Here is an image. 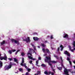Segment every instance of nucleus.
Listing matches in <instances>:
<instances>
[{
  "label": "nucleus",
  "instance_id": "53",
  "mask_svg": "<svg viewBox=\"0 0 75 75\" xmlns=\"http://www.w3.org/2000/svg\"><path fill=\"white\" fill-rule=\"evenodd\" d=\"M51 72H49L48 73V74L50 75V74H51Z\"/></svg>",
  "mask_w": 75,
  "mask_h": 75
},
{
  "label": "nucleus",
  "instance_id": "32",
  "mask_svg": "<svg viewBox=\"0 0 75 75\" xmlns=\"http://www.w3.org/2000/svg\"><path fill=\"white\" fill-rule=\"evenodd\" d=\"M61 65L62 67H63L64 68H65V67H64V66L63 65V63H61Z\"/></svg>",
  "mask_w": 75,
  "mask_h": 75
},
{
  "label": "nucleus",
  "instance_id": "55",
  "mask_svg": "<svg viewBox=\"0 0 75 75\" xmlns=\"http://www.w3.org/2000/svg\"><path fill=\"white\" fill-rule=\"evenodd\" d=\"M60 59H61V61L63 60L62 59V57H60Z\"/></svg>",
  "mask_w": 75,
  "mask_h": 75
},
{
  "label": "nucleus",
  "instance_id": "41",
  "mask_svg": "<svg viewBox=\"0 0 75 75\" xmlns=\"http://www.w3.org/2000/svg\"><path fill=\"white\" fill-rule=\"evenodd\" d=\"M38 59V60H41V57H39Z\"/></svg>",
  "mask_w": 75,
  "mask_h": 75
},
{
  "label": "nucleus",
  "instance_id": "34",
  "mask_svg": "<svg viewBox=\"0 0 75 75\" xmlns=\"http://www.w3.org/2000/svg\"><path fill=\"white\" fill-rule=\"evenodd\" d=\"M54 57L56 58H57V59H58V56H57V55H54Z\"/></svg>",
  "mask_w": 75,
  "mask_h": 75
},
{
  "label": "nucleus",
  "instance_id": "2",
  "mask_svg": "<svg viewBox=\"0 0 75 75\" xmlns=\"http://www.w3.org/2000/svg\"><path fill=\"white\" fill-rule=\"evenodd\" d=\"M69 70L65 69L64 71V75H69Z\"/></svg>",
  "mask_w": 75,
  "mask_h": 75
},
{
  "label": "nucleus",
  "instance_id": "6",
  "mask_svg": "<svg viewBox=\"0 0 75 75\" xmlns=\"http://www.w3.org/2000/svg\"><path fill=\"white\" fill-rule=\"evenodd\" d=\"M4 56V57H3V59L5 61H7V56L6 54Z\"/></svg>",
  "mask_w": 75,
  "mask_h": 75
},
{
  "label": "nucleus",
  "instance_id": "24",
  "mask_svg": "<svg viewBox=\"0 0 75 75\" xmlns=\"http://www.w3.org/2000/svg\"><path fill=\"white\" fill-rule=\"evenodd\" d=\"M41 66L42 67H45V65L44 64H42L41 65Z\"/></svg>",
  "mask_w": 75,
  "mask_h": 75
},
{
  "label": "nucleus",
  "instance_id": "13",
  "mask_svg": "<svg viewBox=\"0 0 75 75\" xmlns=\"http://www.w3.org/2000/svg\"><path fill=\"white\" fill-rule=\"evenodd\" d=\"M0 65L1 68L3 67V63H2V62L1 61H0Z\"/></svg>",
  "mask_w": 75,
  "mask_h": 75
},
{
  "label": "nucleus",
  "instance_id": "4",
  "mask_svg": "<svg viewBox=\"0 0 75 75\" xmlns=\"http://www.w3.org/2000/svg\"><path fill=\"white\" fill-rule=\"evenodd\" d=\"M64 38H66L67 39H68L69 38L68 37V35L67 34H64L63 35Z\"/></svg>",
  "mask_w": 75,
  "mask_h": 75
},
{
  "label": "nucleus",
  "instance_id": "19",
  "mask_svg": "<svg viewBox=\"0 0 75 75\" xmlns=\"http://www.w3.org/2000/svg\"><path fill=\"white\" fill-rule=\"evenodd\" d=\"M14 62H17V59H16V58H14Z\"/></svg>",
  "mask_w": 75,
  "mask_h": 75
},
{
  "label": "nucleus",
  "instance_id": "5",
  "mask_svg": "<svg viewBox=\"0 0 75 75\" xmlns=\"http://www.w3.org/2000/svg\"><path fill=\"white\" fill-rule=\"evenodd\" d=\"M26 42H30V37H28L27 38H26Z\"/></svg>",
  "mask_w": 75,
  "mask_h": 75
},
{
  "label": "nucleus",
  "instance_id": "46",
  "mask_svg": "<svg viewBox=\"0 0 75 75\" xmlns=\"http://www.w3.org/2000/svg\"><path fill=\"white\" fill-rule=\"evenodd\" d=\"M69 62L70 65H72V62L70 61H69Z\"/></svg>",
  "mask_w": 75,
  "mask_h": 75
},
{
  "label": "nucleus",
  "instance_id": "14",
  "mask_svg": "<svg viewBox=\"0 0 75 75\" xmlns=\"http://www.w3.org/2000/svg\"><path fill=\"white\" fill-rule=\"evenodd\" d=\"M8 69H10L11 68V65H10V64H9L8 67Z\"/></svg>",
  "mask_w": 75,
  "mask_h": 75
},
{
  "label": "nucleus",
  "instance_id": "8",
  "mask_svg": "<svg viewBox=\"0 0 75 75\" xmlns=\"http://www.w3.org/2000/svg\"><path fill=\"white\" fill-rule=\"evenodd\" d=\"M57 68L59 71H61L62 69V67H57Z\"/></svg>",
  "mask_w": 75,
  "mask_h": 75
},
{
  "label": "nucleus",
  "instance_id": "57",
  "mask_svg": "<svg viewBox=\"0 0 75 75\" xmlns=\"http://www.w3.org/2000/svg\"><path fill=\"white\" fill-rule=\"evenodd\" d=\"M61 63L63 64V62H64V61H63V60H61Z\"/></svg>",
  "mask_w": 75,
  "mask_h": 75
},
{
  "label": "nucleus",
  "instance_id": "47",
  "mask_svg": "<svg viewBox=\"0 0 75 75\" xmlns=\"http://www.w3.org/2000/svg\"><path fill=\"white\" fill-rule=\"evenodd\" d=\"M59 47L57 49V51L58 52H59Z\"/></svg>",
  "mask_w": 75,
  "mask_h": 75
},
{
  "label": "nucleus",
  "instance_id": "58",
  "mask_svg": "<svg viewBox=\"0 0 75 75\" xmlns=\"http://www.w3.org/2000/svg\"><path fill=\"white\" fill-rule=\"evenodd\" d=\"M30 53H30V52H28V53H27V55L30 54Z\"/></svg>",
  "mask_w": 75,
  "mask_h": 75
},
{
  "label": "nucleus",
  "instance_id": "56",
  "mask_svg": "<svg viewBox=\"0 0 75 75\" xmlns=\"http://www.w3.org/2000/svg\"><path fill=\"white\" fill-rule=\"evenodd\" d=\"M52 70L54 72H55V70L54 69H52Z\"/></svg>",
  "mask_w": 75,
  "mask_h": 75
},
{
  "label": "nucleus",
  "instance_id": "64",
  "mask_svg": "<svg viewBox=\"0 0 75 75\" xmlns=\"http://www.w3.org/2000/svg\"><path fill=\"white\" fill-rule=\"evenodd\" d=\"M74 36L75 37V33L74 34Z\"/></svg>",
  "mask_w": 75,
  "mask_h": 75
},
{
  "label": "nucleus",
  "instance_id": "20",
  "mask_svg": "<svg viewBox=\"0 0 75 75\" xmlns=\"http://www.w3.org/2000/svg\"><path fill=\"white\" fill-rule=\"evenodd\" d=\"M68 53V51H67L66 50L64 51V54H65L66 55H67Z\"/></svg>",
  "mask_w": 75,
  "mask_h": 75
},
{
  "label": "nucleus",
  "instance_id": "40",
  "mask_svg": "<svg viewBox=\"0 0 75 75\" xmlns=\"http://www.w3.org/2000/svg\"><path fill=\"white\" fill-rule=\"evenodd\" d=\"M67 55V56H69V57H70V54L69 53H68Z\"/></svg>",
  "mask_w": 75,
  "mask_h": 75
},
{
  "label": "nucleus",
  "instance_id": "54",
  "mask_svg": "<svg viewBox=\"0 0 75 75\" xmlns=\"http://www.w3.org/2000/svg\"><path fill=\"white\" fill-rule=\"evenodd\" d=\"M23 41H26V38L23 39Z\"/></svg>",
  "mask_w": 75,
  "mask_h": 75
},
{
  "label": "nucleus",
  "instance_id": "39",
  "mask_svg": "<svg viewBox=\"0 0 75 75\" xmlns=\"http://www.w3.org/2000/svg\"><path fill=\"white\" fill-rule=\"evenodd\" d=\"M23 63H21V66H24V64H23Z\"/></svg>",
  "mask_w": 75,
  "mask_h": 75
},
{
  "label": "nucleus",
  "instance_id": "48",
  "mask_svg": "<svg viewBox=\"0 0 75 75\" xmlns=\"http://www.w3.org/2000/svg\"><path fill=\"white\" fill-rule=\"evenodd\" d=\"M42 51L44 52H45V49L44 48L43 49Z\"/></svg>",
  "mask_w": 75,
  "mask_h": 75
},
{
  "label": "nucleus",
  "instance_id": "52",
  "mask_svg": "<svg viewBox=\"0 0 75 75\" xmlns=\"http://www.w3.org/2000/svg\"><path fill=\"white\" fill-rule=\"evenodd\" d=\"M29 74V73H28V72H27L26 73L25 75H28V74Z\"/></svg>",
  "mask_w": 75,
  "mask_h": 75
},
{
  "label": "nucleus",
  "instance_id": "11",
  "mask_svg": "<svg viewBox=\"0 0 75 75\" xmlns=\"http://www.w3.org/2000/svg\"><path fill=\"white\" fill-rule=\"evenodd\" d=\"M50 62H52V63H54V64H55V63H57V62L55 61L54 60L52 61L51 59L50 60Z\"/></svg>",
  "mask_w": 75,
  "mask_h": 75
},
{
  "label": "nucleus",
  "instance_id": "43",
  "mask_svg": "<svg viewBox=\"0 0 75 75\" xmlns=\"http://www.w3.org/2000/svg\"><path fill=\"white\" fill-rule=\"evenodd\" d=\"M9 60H10V61H12V58H9L8 59Z\"/></svg>",
  "mask_w": 75,
  "mask_h": 75
},
{
  "label": "nucleus",
  "instance_id": "22",
  "mask_svg": "<svg viewBox=\"0 0 75 75\" xmlns=\"http://www.w3.org/2000/svg\"><path fill=\"white\" fill-rule=\"evenodd\" d=\"M28 57L29 58V59H30L32 60V59H33V57H32L31 56H28Z\"/></svg>",
  "mask_w": 75,
  "mask_h": 75
},
{
  "label": "nucleus",
  "instance_id": "25",
  "mask_svg": "<svg viewBox=\"0 0 75 75\" xmlns=\"http://www.w3.org/2000/svg\"><path fill=\"white\" fill-rule=\"evenodd\" d=\"M38 61H39L38 60H37L36 61V65H38Z\"/></svg>",
  "mask_w": 75,
  "mask_h": 75
},
{
  "label": "nucleus",
  "instance_id": "30",
  "mask_svg": "<svg viewBox=\"0 0 75 75\" xmlns=\"http://www.w3.org/2000/svg\"><path fill=\"white\" fill-rule=\"evenodd\" d=\"M20 51V50H18L16 52V55H17V53H18V52H19V51Z\"/></svg>",
  "mask_w": 75,
  "mask_h": 75
},
{
  "label": "nucleus",
  "instance_id": "26",
  "mask_svg": "<svg viewBox=\"0 0 75 75\" xmlns=\"http://www.w3.org/2000/svg\"><path fill=\"white\" fill-rule=\"evenodd\" d=\"M24 55H25V54L24 53L22 52L21 53V55L22 56V57H23V56H24Z\"/></svg>",
  "mask_w": 75,
  "mask_h": 75
},
{
  "label": "nucleus",
  "instance_id": "37",
  "mask_svg": "<svg viewBox=\"0 0 75 75\" xmlns=\"http://www.w3.org/2000/svg\"><path fill=\"white\" fill-rule=\"evenodd\" d=\"M24 58H23L22 63H24Z\"/></svg>",
  "mask_w": 75,
  "mask_h": 75
},
{
  "label": "nucleus",
  "instance_id": "23",
  "mask_svg": "<svg viewBox=\"0 0 75 75\" xmlns=\"http://www.w3.org/2000/svg\"><path fill=\"white\" fill-rule=\"evenodd\" d=\"M44 74H45V75H48V72L47 71H45V72H44Z\"/></svg>",
  "mask_w": 75,
  "mask_h": 75
},
{
  "label": "nucleus",
  "instance_id": "28",
  "mask_svg": "<svg viewBox=\"0 0 75 75\" xmlns=\"http://www.w3.org/2000/svg\"><path fill=\"white\" fill-rule=\"evenodd\" d=\"M73 46L75 47V41H74L73 43Z\"/></svg>",
  "mask_w": 75,
  "mask_h": 75
},
{
  "label": "nucleus",
  "instance_id": "12",
  "mask_svg": "<svg viewBox=\"0 0 75 75\" xmlns=\"http://www.w3.org/2000/svg\"><path fill=\"white\" fill-rule=\"evenodd\" d=\"M32 46L33 47V48L35 51H36L37 49H36V48H35V46L34 45H32Z\"/></svg>",
  "mask_w": 75,
  "mask_h": 75
},
{
  "label": "nucleus",
  "instance_id": "60",
  "mask_svg": "<svg viewBox=\"0 0 75 75\" xmlns=\"http://www.w3.org/2000/svg\"><path fill=\"white\" fill-rule=\"evenodd\" d=\"M32 60H35V59H33V58Z\"/></svg>",
  "mask_w": 75,
  "mask_h": 75
},
{
  "label": "nucleus",
  "instance_id": "21",
  "mask_svg": "<svg viewBox=\"0 0 75 75\" xmlns=\"http://www.w3.org/2000/svg\"><path fill=\"white\" fill-rule=\"evenodd\" d=\"M4 69L5 71H6V70H8V69H9L8 67L6 68V67H5L4 68Z\"/></svg>",
  "mask_w": 75,
  "mask_h": 75
},
{
  "label": "nucleus",
  "instance_id": "49",
  "mask_svg": "<svg viewBox=\"0 0 75 75\" xmlns=\"http://www.w3.org/2000/svg\"><path fill=\"white\" fill-rule=\"evenodd\" d=\"M51 74L52 75H54V73H53V72H51Z\"/></svg>",
  "mask_w": 75,
  "mask_h": 75
},
{
  "label": "nucleus",
  "instance_id": "27",
  "mask_svg": "<svg viewBox=\"0 0 75 75\" xmlns=\"http://www.w3.org/2000/svg\"><path fill=\"white\" fill-rule=\"evenodd\" d=\"M29 50H30V51L31 52V53L32 52L31 51H34V50L33 49H31V48L29 49Z\"/></svg>",
  "mask_w": 75,
  "mask_h": 75
},
{
  "label": "nucleus",
  "instance_id": "50",
  "mask_svg": "<svg viewBox=\"0 0 75 75\" xmlns=\"http://www.w3.org/2000/svg\"><path fill=\"white\" fill-rule=\"evenodd\" d=\"M12 51L13 52H15V51H16V50H12Z\"/></svg>",
  "mask_w": 75,
  "mask_h": 75
},
{
  "label": "nucleus",
  "instance_id": "15",
  "mask_svg": "<svg viewBox=\"0 0 75 75\" xmlns=\"http://www.w3.org/2000/svg\"><path fill=\"white\" fill-rule=\"evenodd\" d=\"M45 51L47 53H49V52H50V50H49L48 49H46Z\"/></svg>",
  "mask_w": 75,
  "mask_h": 75
},
{
  "label": "nucleus",
  "instance_id": "1",
  "mask_svg": "<svg viewBox=\"0 0 75 75\" xmlns=\"http://www.w3.org/2000/svg\"><path fill=\"white\" fill-rule=\"evenodd\" d=\"M46 59H45V62H47L49 64L50 63V61H51V58L50 57H46Z\"/></svg>",
  "mask_w": 75,
  "mask_h": 75
},
{
  "label": "nucleus",
  "instance_id": "10",
  "mask_svg": "<svg viewBox=\"0 0 75 75\" xmlns=\"http://www.w3.org/2000/svg\"><path fill=\"white\" fill-rule=\"evenodd\" d=\"M6 42V41L5 40H4L2 42H0L1 44V45H3V44H4Z\"/></svg>",
  "mask_w": 75,
  "mask_h": 75
},
{
  "label": "nucleus",
  "instance_id": "31",
  "mask_svg": "<svg viewBox=\"0 0 75 75\" xmlns=\"http://www.w3.org/2000/svg\"><path fill=\"white\" fill-rule=\"evenodd\" d=\"M9 54H12V51H11L10 50H9Z\"/></svg>",
  "mask_w": 75,
  "mask_h": 75
},
{
  "label": "nucleus",
  "instance_id": "9",
  "mask_svg": "<svg viewBox=\"0 0 75 75\" xmlns=\"http://www.w3.org/2000/svg\"><path fill=\"white\" fill-rule=\"evenodd\" d=\"M60 48H61V51H62V50H63V49L64 48V47L62 46V45H61L60 46Z\"/></svg>",
  "mask_w": 75,
  "mask_h": 75
},
{
  "label": "nucleus",
  "instance_id": "38",
  "mask_svg": "<svg viewBox=\"0 0 75 75\" xmlns=\"http://www.w3.org/2000/svg\"><path fill=\"white\" fill-rule=\"evenodd\" d=\"M28 69V72H30V71H31V69Z\"/></svg>",
  "mask_w": 75,
  "mask_h": 75
},
{
  "label": "nucleus",
  "instance_id": "62",
  "mask_svg": "<svg viewBox=\"0 0 75 75\" xmlns=\"http://www.w3.org/2000/svg\"><path fill=\"white\" fill-rule=\"evenodd\" d=\"M73 63H74L75 64V61H73Z\"/></svg>",
  "mask_w": 75,
  "mask_h": 75
},
{
  "label": "nucleus",
  "instance_id": "18",
  "mask_svg": "<svg viewBox=\"0 0 75 75\" xmlns=\"http://www.w3.org/2000/svg\"><path fill=\"white\" fill-rule=\"evenodd\" d=\"M9 64H10V65H11V67H12V65H16V64H13L11 62H10L9 63Z\"/></svg>",
  "mask_w": 75,
  "mask_h": 75
},
{
  "label": "nucleus",
  "instance_id": "29",
  "mask_svg": "<svg viewBox=\"0 0 75 75\" xmlns=\"http://www.w3.org/2000/svg\"><path fill=\"white\" fill-rule=\"evenodd\" d=\"M41 74V71H38L37 74H38H38Z\"/></svg>",
  "mask_w": 75,
  "mask_h": 75
},
{
  "label": "nucleus",
  "instance_id": "61",
  "mask_svg": "<svg viewBox=\"0 0 75 75\" xmlns=\"http://www.w3.org/2000/svg\"><path fill=\"white\" fill-rule=\"evenodd\" d=\"M47 40H46L45 41V42L47 43Z\"/></svg>",
  "mask_w": 75,
  "mask_h": 75
},
{
  "label": "nucleus",
  "instance_id": "45",
  "mask_svg": "<svg viewBox=\"0 0 75 75\" xmlns=\"http://www.w3.org/2000/svg\"><path fill=\"white\" fill-rule=\"evenodd\" d=\"M19 70L20 71H22V69L21 68H20L19 69Z\"/></svg>",
  "mask_w": 75,
  "mask_h": 75
},
{
  "label": "nucleus",
  "instance_id": "36",
  "mask_svg": "<svg viewBox=\"0 0 75 75\" xmlns=\"http://www.w3.org/2000/svg\"><path fill=\"white\" fill-rule=\"evenodd\" d=\"M67 61H70V59L68 57H67Z\"/></svg>",
  "mask_w": 75,
  "mask_h": 75
},
{
  "label": "nucleus",
  "instance_id": "44",
  "mask_svg": "<svg viewBox=\"0 0 75 75\" xmlns=\"http://www.w3.org/2000/svg\"><path fill=\"white\" fill-rule=\"evenodd\" d=\"M33 62V61L30 60V61L29 63L30 64H32V63Z\"/></svg>",
  "mask_w": 75,
  "mask_h": 75
},
{
  "label": "nucleus",
  "instance_id": "33",
  "mask_svg": "<svg viewBox=\"0 0 75 75\" xmlns=\"http://www.w3.org/2000/svg\"><path fill=\"white\" fill-rule=\"evenodd\" d=\"M3 58H4V57H0V59L1 60H3V59H4Z\"/></svg>",
  "mask_w": 75,
  "mask_h": 75
},
{
  "label": "nucleus",
  "instance_id": "16",
  "mask_svg": "<svg viewBox=\"0 0 75 75\" xmlns=\"http://www.w3.org/2000/svg\"><path fill=\"white\" fill-rule=\"evenodd\" d=\"M49 65H50L52 69H53V67H52V64H51L50 63L49 64Z\"/></svg>",
  "mask_w": 75,
  "mask_h": 75
},
{
  "label": "nucleus",
  "instance_id": "51",
  "mask_svg": "<svg viewBox=\"0 0 75 75\" xmlns=\"http://www.w3.org/2000/svg\"><path fill=\"white\" fill-rule=\"evenodd\" d=\"M69 47L70 50H71V46H69Z\"/></svg>",
  "mask_w": 75,
  "mask_h": 75
},
{
  "label": "nucleus",
  "instance_id": "35",
  "mask_svg": "<svg viewBox=\"0 0 75 75\" xmlns=\"http://www.w3.org/2000/svg\"><path fill=\"white\" fill-rule=\"evenodd\" d=\"M41 45H42V46L43 47H45V45H44V44H41Z\"/></svg>",
  "mask_w": 75,
  "mask_h": 75
},
{
  "label": "nucleus",
  "instance_id": "42",
  "mask_svg": "<svg viewBox=\"0 0 75 75\" xmlns=\"http://www.w3.org/2000/svg\"><path fill=\"white\" fill-rule=\"evenodd\" d=\"M50 38L51 39H53V35H51V36Z\"/></svg>",
  "mask_w": 75,
  "mask_h": 75
},
{
  "label": "nucleus",
  "instance_id": "59",
  "mask_svg": "<svg viewBox=\"0 0 75 75\" xmlns=\"http://www.w3.org/2000/svg\"><path fill=\"white\" fill-rule=\"evenodd\" d=\"M71 51L72 52H74V49L73 50H71Z\"/></svg>",
  "mask_w": 75,
  "mask_h": 75
},
{
  "label": "nucleus",
  "instance_id": "7",
  "mask_svg": "<svg viewBox=\"0 0 75 75\" xmlns=\"http://www.w3.org/2000/svg\"><path fill=\"white\" fill-rule=\"evenodd\" d=\"M33 39L35 41H38V38L37 37H33Z\"/></svg>",
  "mask_w": 75,
  "mask_h": 75
},
{
  "label": "nucleus",
  "instance_id": "17",
  "mask_svg": "<svg viewBox=\"0 0 75 75\" xmlns=\"http://www.w3.org/2000/svg\"><path fill=\"white\" fill-rule=\"evenodd\" d=\"M24 66L25 68L26 69H28V67H27V66H26V64H24Z\"/></svg>",
  "mask_w": 75,
  "mask_h": 75
},
{
  "label": "nucleus",
  "instance_id": "63",
  "mask_svg": "<svg viewBox=\"0 0 75 75\" xmlns=\"http://www.w3.org/2000/svg\"><path fill=\"white\" fill-rule=\"evenodd\" d=\"M35 75H38V74H35Z\"/></svg>",
  "mask_w": 75,
  "mask_h": 75
},
{
  "label": "nucleus",
  "instance_id": "3",
  "mask_svg": "<svg viewBox=\"0 0 75 75\" xmlns=\"http://www.w3.org/2000/svg\"><path fill=\"white\" fill-rule=\"evenodd\" d=\"M12 42H14L15 44H18V41L15 40V39H12L11 40Z\"/></svg>",
  "mask_w": 75,
  "mask_h": 75
}]
</instances>
